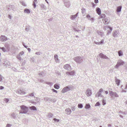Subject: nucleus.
<instances>
[{
  "label": "nucleus",
  "mask_w": 127,
  "mask_h": 127,
  "mask_svg": "<svg viewBox=\"0 0 127 127\" xmlns=\"http://www.w3.org/2000/svg\"><path fill=\"white\" fill-rule=\"evenodd\" d=\"M6 8L8 11H9L11 10H13V11L16 10L15 7L14 5L10 4L7 5Z\"/></svg>",
  "instance_id": "nucleus-3"
},
{
  "label": "nucleus",
  "mask_w": 127,
  "mask_h": 127,
  "mask_svg": "<svg viewBox=\"0 0 127 127\" xmlns=\"http://www.w3.org/2000/svg\"><path fill=\"white\" fill-rule=\"evenodd\" d=\"M36 3L35 2H33V5L34 8H35L36 7Z\"/></svg>",
  "instance_id": "nucleus-45"
},
{
  "label": "nucleus",
  "mask_w": 127,
  "mask_h": 127,
  "mask_svg": "<svg viewBox=\"0 0 127 127\" xmlns=\"http://www.w3.org/2000/svg\"><path fill=\"white\" fill-rule=\"evenodd\" d=\"M127 84L126 85L125 88V89L127 90Z\"/></svg>",
  "instance_id": "nucleus-64"
},
{
  "label": "nucleus",
  "mask_w": 127,
  "mask_h": 127,
  "mask_svg": "<svg viewBox=\"0 0 127 127\" xmlns=\"http://www.w3.org/2000/svg\"><path fill=\"white\" fill-rule=\"evenodd\" d=\"M121 6H118L117 8V9L116 10L118 12H120L121 11Z\"/></svg>",
  "instance_id": "nucleus-23"
},
{
  "label": "nucleus",
  "mask_w": 127,
  "mask_h": 127,
  "mask_svg": "<svg viewBox=\"0 0 127 127\" xmlns=\"http://www.w3.org/2000/svg\"><path fill=\"white\" fill-rule=\"evenodd\" d=\"M17 57L19 60H21V58L20 57V56L19 55L17 56Z\"/></svg>",
  "instance_id": "nucleus-40"
},
{
  "label": "nucleus",
  "mask_w": 127,
  "mask_h": 127,
  "mask_svg": "<svg viewBox=\"0 0 127 127\" xmlns=\"http://www.w3.org/2000/svg\"><path fill=\"white\" fill-rule=\"evenodd\" d=\"M74 60L77 63H81L83 61V58L80 56H77L74 58Z\"/></svg>",
  "instance_id": "nucleus-2"
},
{
  "label": "nucleus",
  "mask_w": 127,
  "mask_h": 127,
  "mask_svg": "<svg viewBox=\"0 0 127 127\" xmlns=\"http://www.w3.org/2000/svg\"><path fill=\"white\" fill-rule=\"evenodd\" d=\"M82 12L83 14L84 15L85 14V9L83 8L82 9Z\"/></svg>",
  "instance_id": "nucleus-29"
},
{
  "label": "nucleus",
  "mask_w": 127,
  "mask_h": 127,
  "mask_svg": "<svg viewBox=\"0 0 127 127\" xmlns=\"http://www.w3.org/2000/svg\"><path fill=\"white\" fill-rule=\"evenodd\" d=\"M18 114L15 113H12L11 115V117L12 118L14 119H16L17 118V117H18V119H20V117H18Z\"/></svg>",
  "instance_id": "nucleus-10"
},
{
  "label": "nucleus",
  "mask_w": 127,
  "mask_h": 127,
  "mask_svg": "<svg viewBox=\"0 0 127 127\" xmlns=\"http://www.w3.org/2000/svg\"><path fill=\"white\" fill-rule=\"evenodd\" d=\"M8 17L10 19H11V16L10 15H9L8 16Z\"/></svg>",
  "instance_id": "nucleus-57"
},
{
  "label": "nucleus",
  "mask_w": 127,
  "mask_h": 127,
  "mask_svg": "<svg viewBox=\"0 0 127 127\" xmlns=\"http://www.w3.org/2000/svg\"><path fill=\"white\" fill-rule=\"evenodd\" d=\"M11 124H7L6 126V127H10L11 126Z\"/></svg>",
  "instance_id": "nucleus-46"
},
{
  "label": "nucleus",
  "mask_w": 127,
  "mask_h": 127,
  "mask_svg": "<svg viewBox=\"0 0 127 127\" xmlns=\"http://www.w3.org/2000/svg\"><path fill=\"white\" fill-rule=\"evenodd\" d=\"M92 94L91 91L89 89H87L86 91V94L88 96H89Z\"/></svg>",
  "instance_id": "nucleus-12"
},
{
  "label": "nucleus",
  "mask_w": 127,
  "mask_h": 127,
  "mask_svg": "<svg viewBox=\"0 0 127 127\" xmlns=\"http://www.w3.org/2000/svg\"><path fill=\"white\" fill-rule=\"evenodd\" d=\"M98 0H95V3H97L98 2Z\"/></svg>",
  "instance_id": "nucleus-56"
},
{
  "label": "nucleus",
  "mask_w": 127,
  "mask_h": 127,
  "mask_svg": "<svg viewBox=\"0 0 127 127\" xmlns=\"http://www.w3.org/2000/svg\"><path fill=\"white\" fill-rule=\"evenodd\" d=\"M43 72H41L40 73H39V75L40 76H42L43 75Z\"/></svg>",
  "instance_id": "nucleus-59"
},
{
  "label": "nucleus",
  "mask_w": 127,
  "mask_h": 127,
  "mask_svg": "<svg viewBox=\"0 0 127 127\" xmlns=\"http://www.w3.org/2000/svg\"><path fill=\"white\" fill-rule=\"evenodd\" d=\"M29 108L31 110H36L37 109L36 107L34 106L30 107Z\"/></svg>",
  "instance_id": "nucleus-26"
},
{
  "label": "nucleus",
  "mask_w": 127,
  "mask_h": 127,
  "mask_svg": "<svg viewBox=\"0 0 127 127\" xmlns=\"http://www.w3.org/2000/svg\"><path fill=\"white\" fill-rule=\"evenodd\" d=\"M4 101L6 102V103L7 102L9 101V99L8 98H5L4 99Z\"/></svg>",
  "instance_id": "nucleus-43"
},
{
  "label": "nucleus",
  "mask_w": 127,
  "mask_h": 127,
  "mask_svg": "<svg viewBox=\"0 0 127 127\" xmlns=\"http://www.w3.org/2000/svg\"><path fill=\"white\" fill-rule=\"evenodd\" d=\"M54 57L56 62L57 63L58 62L59 60L58 59V56L57 55H55L54 56Z\"/></svg>",
  "instance_id": "nucleus-21"
},
{
  "label": "nucleus",
  "mask_w": 127,
  "mask_h": 127,
  "mask_svg": "<svg viewBox=\"0 0 127 127\" xmlns=\"http://www.w3.org/2000/svg\"><path fill=\"white\" fill-rule=\"evenodd\" d=\"M12 69H13V70L15 71H17V70L15 68H12Z\"/></svg>",
  "instance_id": "nucleus-55"
},
{
  "label": "nucleus",
  "mask_w": 127,
  "mask_h": 127,
  "mask_svg": "<svg viewBox=\"0 0 127 127\" xmlns=\"http://www.w3.org/2000/svg\"><path fill=\"white\" fill-rule=\"evenodd\" d=\"M109 28L110 29L111 31L112 30V28L110 27H109Z\"/></svg>",
  "instance_id": "nucleus-63"
},
{
  "label": "nucleus",
  "mask_w": 127,
  "mask_h": 127,
  "mask_svg": "<svg viewBox=\"0 0 127 127\" xmlns=\"http://www.w3.org/2000/svg\"><path fill=\"white\" fill-rule=\"evenodd\" d=\"M104 41V40L103 39H102L101 41L100 42V44H102Z\"/></svg>",
  "instance_id": "nucleus-50"
},
{
  "label": "nucleus",
  "mask_w": 127,
  "mask_h": 127,
  "mask_svg": "<svg viewBox=\"0 0 127 127\" xmlns=\"http://www.w3.org/2000/svg\"><path fill=\"white\" fill-rule=\"evenodd\" d=\"M27 49L29 52H30L31 51V49L30 48H27Z\"/></svg>",
  "instance_id": "nucleus-62"
},
{
  "label": "nucleus",
  "mask_w": 127,
  "mask_h": 127,
  "mask_svg": "<svg viewBox=\"0 0 127 127\" xmlns=\"http://www.w3.org/2000/svg\"><path fill=\"white\" fill-rule=\"evenodd\" d=\"M54 87L56 89H58L59 88V86L55 84L54 85Z\"/></svg>",
  "instance_id": "nucleus-30"
},
{
  "label": "nucleus",
  "mask_w": 127,
  "mask_h": 127,
  "mask_svg": "<svg viewBox=\"0 0 127 127\" xmlns=\"http://www.w3.org/2000/svg\"><path fill=\"white\" fill-rule=\"evenodd\" d=\"M24 12L25 13H29L30 12V10L27 8L25 9L24 10Z\"/></svg>",
  "instance_id": "nucleus-27"
},
{
  "label": "nucleus",
  "mask_w": 127,
  "mask_h": 127,
  "mask_svg": "<svg viewBox=\"0 0 127 127\" xmlns=\"http://www.w3.org/2000/svg\"><path fill=\"white\" fill-rule=\"evenodd\" d=\"M21 110L20 111L19 114L24 113L26 114L28 111L29 109L27 107L24 105H22L20 106Z\"/></svg>",
  "instance_id": "nucleus-1"
},
{
  "label": "nucleus",
  "mask_w": 127,
  "mask_h": 127,
  "mask_svg": "<svg viewBox=\"0 0 127 127\" xmlns=\"http://www.w3.org/2000/svg\"><path fill=\"white\" fill-rule=\"evenodd\" d=\"M90 105L89 104H86L85 106V108L86 109H88L90 108Z\"/></svg>",
  "instance_id": "nucleus-31"
},
{
  "label": "nucleus",
  "mask_w": 127,
  "mask_h": 127,
  "mask_svg": "<svg viewBox=\"0 0 127 127\" xmlns=\"http://www.w3.org/2000/svg\"><path fill=\"white\" fill-rule=\"evenodd\" d=\"M24 54V52L23 51H22L21 52L19 53V55L20 56H22Z\"/></svg>",
  "instance_id": "nucleus-37"
},
{
  "label": "nucleus",
  "mask_w": 127,
  "mask_h": 127,
  "mask_svg": "<svg viewBox=\"0 0 127 127\" xmlns=\"http://www.w3.org/2000/svg\"><path fill=\"white\" fill-rule=\"evenodd\" d=\"M99 56L100 58L103 59H107L108 58L105 55L103 54L102 53H100L99 54Z\"/></svg>",
  "instance_id": "nucleus-15"
},
{
  "label": "nucleus",
  "mask_w": 127,
  "mask_h": 127,
  "mask_svg": "<svg viewBox=\"0 0 127 127\" xmlns=\"http://www.w3.org/2000/svg\"><path fill=\"white\" fill-rule=\"evenodd\" d=\"M95 43L96 44H98V45L100 44V42H95Z\"/></svg>",
  "instance_id": "nucleus-54"
},
{
  "label": "nucleus",
  "mask_w": 127,
  "mask_h": 127,
  "mask_svg": "<svg viewBox=\"0 0 127 127\" xmlns=\"http://www.w3.org/2000/svg\"><path fill=\"white\" fill-rule=\"evenodd\" d=\"M53 116V115L51 113H49L48 115V116L49 118H51Z\"/></svg>",
  "instance_id": "nucleus-35"
},
{
  "label": "nucleus",
  "mask_w": 127,
  "mask_h": 127,
  "mask_svg": "<svg viewBox=\"0 0 127 127\" xmlns=\"http://www.w3.org/2000/svg\"><path fill=\"white\" fill-rule=\"evenodd\" d=\"M97 33L99 35H100L101 37H102V35L103 34V33L101 31H97Z\"/></svg>",
  "instance_id": "nucleus-22"
},
{
  "label": "nucleus",
  "mask_w": 127,
  "mask_h": 127,
  "mask_svg": "<svg viewBox=\"0 0 127 127\" xmlns=\"http://www.w3.org/2000/svg\"><path fill=\"white\" fill-rule=\"evenodd\" d=\"M118 53L119 56H122L123 55L122 52L120 50L118 51Z\"/></svg>",
  "instance_id": "nucleus-28"
},
{
  "label": "nucleus",
  "mask_w": 127,
  "mask_h": 127,
  "mask_svg": "<svg viewBox=\"0 0 127 127\" xmlns=\"http://www.w3.org/2000/svg\"><path fill=\"white\" fill-rule=\"evenodd\" d=\"M0 39L1 41H5L7 40H8V39L6 36L2 35H1Z\"/></svg>",
  "instance_id": "nucleus-8"
},
{
  "label": "nucleus",
  "mask_w": 127,
  "mask_h": 127,
  "mask_svg": "<svg viewBox=\"0 0 127 127\" xmlns=\"http://www.w3.org/2000/svg\"><path fill=\"white\" fill-rule=\"evenodd\" d=\"M104 41V40L103 39H102L101 41L100 42V44H102Z\"/></svg>",
  "instance_id": "nucleus-49"
},
{
  "label": "nucleus",
  "mask_w": 127,
  "mask_h": 127,
  "mask_svg": "<svg viewBox=\"0 0 127 127\" xmlns=\"http://www.w3.org/2000/svg\"><path fill=\"white\" fill-rule=\"evenodd\" d=\"M16 92L17 93H18L21 95L24 94L26 93V92L23 90L19 89L17 90Z\"/></svg>",
  "instance_id": "nucleus-11"
},
{
  "label": "nucleus",
  "mask_w": 127,
  "mask_h": 127,
  "mask_svg": "<svg viewBox=\"0 0 127 127\" xmlns=\"http://www.w3.org/2000/svg\"><path fill=\"white\" fill-rule=\"evenodd\" d=\"M1 49H2L3 51L4 52H5L6 51L5 48L3 47L1 48Z\"/></svg>",
  "instance_id": "nucleus-47"
},
{
  "label": "nucleus",
  "mask_w": 127,
  "mask_h": 127,
  "mask_svg": "<svg viewBox=\"0 0 127 127\" xmlns=\"http://www.w3.org/2000/svg\"><path fill=\"white\" fill-rule=\"evenodd\" d=\"M76 17V16H75V15H72L70 16V18L72 20H74Z\"/></svg>",
  "instance_id": "nucleus-25"
},
{
  "label": "nucleus",
  "mask_w": 127,
  "mask_h": 127,
  "mask_svg": "<svg viewBox=\"0 0 127 127\" xmlns=\"http://www.w3.org/2000/svg\"><path fill=\"white\" fill-rule=\"evenodd\" d=\"M95 96L97 97H103L104 96L101 95V93H97L95 95Z\"/></svg>",
  "instance_id": "nucleus-19"
},
{
  "label": "nucleus",
  "mask_w": 127,
  "mask_h": 127,
  "mask_svg": "<svg viewBox=\"0 0 127 127\" xmlns=\"http://www.w3.org/2000/svg\"><path fill=\"white\" fill-rule=\"evenodd\" d=\"M115 82L118 86H119L120 82V80L116 78L115 79Z\"/></svg>",
  "instance_id": "nucleus-24"
},
{
  "label": "nucleus",
  "mask_w": 127,
  "mask_h": 127,
  "mask_svg": "<svg viewBox=\"0 0 127 127\" xmlns=\"http://www.w3.org/2000/svg\"><path fill=\"white\" fill-rule=\"evenodd\" d=\"M76 107L75 106H73L71 107V109L73 111H74L75 110Z\"/></svg>",
  "instance_id": "nucleus-41"
},
{
  "label": "nucleus",
  "mask_w": 127,
  "mask_h": 127,
  "mask_svg": "<svg viewBox=\"0 0 127 127\" xmlns=\"http://www.w3.org/2000/svg\"><path fill=\"white\" fill-rule=\"evenodd\" d=\"M100 105V103L98 102L95 104V106H99Z\"/></svg>",
  "instance_id": "nucleus-36"
},
{
  "label": "nucleus",
  "mask_w": 127,
  "mask_h": 127,
  "mask_svg": "<svg viewBox=\"0 0 127 127\" xmlns=\"http://www.w3.org/2000/svg\"><path fill=\"white\" fill-rule=\"evenodd\" d=\"M10 64L8 61H5L4 62V63H3L4 66H6L8 67L10 65Z\"/></svg>",
  "instance_id": "nucleus-16"
},
{
  "label": "nucleus",
  "mask_w": 127,
  "mask_h": 127,
  "mask_svg": "<svg viewBox=\"0 0 127 127\" xmlns=\"http://www.w3.org/2000/svg\"><path fill=\"white\" fill-rule=\"evenodd\" d=\"M102 102L103 103V105H105L106 104V102L105 101V100L104 99H103L102 100Z\"/></svg>",
  "instance_id": "nucleus-38"
},
{
  "label": "nucleus",
  "mask_w": 127,
  "mask_h": 127,
  "mask_svg": "<svg viewBox=\"0 0 127 127\" xmlns=\"http://www.w3.org/2000/svg\"><path fill=\"white\" fill-rule=\"evenodd\" d=\"M83 107V105L81 104H78V107L79 108H82Z\"/></svg>",
  "instance_id": "nucleus-32"
},
{
  "label": "nucleus",
  "mask_w": 127,
  "mask_h": 127,
  "mask_svg": "<svg viewBox=\"0 0 127 127\" xmlns=\"http://www.w3.org/2000/svg\"><path fill=\"white\" fill-rule=\"evenodd\" d=\"M103 21L104 23L105 24H108V22L109 21V20L108 18H105L103 19Z\"/></svg>",
  "instance_id": "nucleus-13"
},
{
  "label": "nucleus",
  "mask_w": 127,
  "mask_h": 127,
  "mask_svg": "<svg viewBox=\"0 0 127 127\" xmlns=\"http://www.w3.org/2000/svg\"><path fill=\"white\" fill-rule=\"evenodd\" d=\"M35 54L36 55H40L41 54V53L40 52H36Z\"/></svg>",
  "instance_id": "nucleus-48"
},
{
  "label": "nucleus",
  "mask_w": 127,
  "mask_h": 127,
  "mask_svg": "<svg viewBox=\"0 0 127 127\" xmlns=\"http://www.w3.org/2000/svg\"><path fill=\"white\" fill-rule=\"evenodd\" d=\"M96 10L97 13L100 15L101 14V10L98 7H97L96 8Z\"/></svg>",
  "instance_id": "nucleus-17"
},
{
  "label": "nucleus",
  "mask_w": 127,
  "mask_h": 127,
  "mask_svg": "<svg viewBox=\"0 0 127 127\" xmlns=\"http://www.w3.org/2000/svg\"><path fill=\"white\" fill-rule=\"evenodd\" d=\"M124 63V62L123 60H119L118 62L116 65L115 66V67L118 69L120 66L123 65Z\"/></svg>",
  "instance_id": "nucleus-4"
},
{
  "label": "nucleus",
  "mask_w": 127,
  "mask_h": 127,
  "mask_svg": "<svg viewBox=\"0 0 127 127\" xmlns=\"http://www.w3.org/2000/svg\"><path fill=\"white\" fill-rule=\"evenodd\" d=\"M65 111L66 112H67V114H70L71 112V109L69 108L66 109L65 110Z\"/></svg>",
  "instance_id": "nucleus-18"
},
{
  "label": "nucleus",
  "mask_w": 127,
  "mask_h": 127,
  "mask_svg": "<svg viewBox=\"0 0 127 127\" xmlns=\"http://www.w3.org/2000/svg\"><path fill=\"white\" fill-rule=\"evenodd\" d=\"M64 67L65 69L68 70H70L71 69L70 65L68 64H67L64 65Z\"/></svg>",
  "instance_id": "nucleus-9"
},
{
  "label": "nucleus",
  "mask_w": 127,
  "mask_h": 127,
  "mask_svg": "<svg viewBox=\"0 0 127 127\" xmlns=\"http://www.w3.org/2000/svg\"><path fill=\"white\" fill-rule=\"evenodd\" d=\"M123 86H122L121 87V88L122 89V90L121 91L122 93L125 92L126 93L127 92V91L126 90H124L123 88H122V87H123Z\"/></svg>",
  "instance_id": "nucleus-34"
},
{
  "label": "nucleus",
  "mask_w": 127,
  "mask_h": 127,
  "mask_svg": "<svg viewBox=\"0 0 127 127\" xmlns=\"http://www.w3.org/2000/svg\"><path fill=\"white\" fill-rule=\"evenodd\" d=\"M3 78V77L1 76V75L0 74V82L1 81Z\"/></svg>",
  "instance_id": "nucleus-42"
},
{
  "label": "nucleus",
  "mask_w": 127,
  "mask_h": 127,
  "mask_svg": "<svg viewBox=\"0 0 127 127\" xmlns=\"http://www.w3.org/2000/svg\"><path fill=\"white\" fill-rule=\"evenodd\" d=\"M54 120L55 121L57 122H58L59 121V119H56L55 118L54 119Z\"/></svg>",
  "instance_id": "nucleus-44"
},
{
  "label": "nucleus",
  "mask_w": 127,
  "mask_h": 127,
  "mask_svg": "<svg viewBox=\"0 0 127 127\" xmlns=\"http://www.w3.org/2000/svg\"><path fill=\"white\" fill-rule=\"evenodd\" d=\"M110 96L112 98H114V97H118L119 96V95L116 92H110Z\"/></svg>",
  "instance_id": "nucleus-5"
},
{
  "label": "nucleus",
  "mask_w": 127,
  "mask_h": 127,
  "mask_svg": "<svg viewBox=\"0 0 127 127\" xmlns=\"http://www.w3.org/2000/svg\"><path fill=\"white\" fill-rule=\"evenodd\" d=\"M30 96H34V94L33 93H32L30 95Z\"/></svg>",
  "instance_id": "nucleus-53"
},
{
  "label": "nucleus",
  "mask_w": 127,
  "mask_h": 127,
  "mask_svg": "<svg viewBox=\"0 0 127 127\" xmlns=\"http://www.w3.org/2000/svg\"><path fill=\"white\" fill-rule=\"evenodd\" d=\"M40 7L42 9H45V7L44 5L42 4L40 5Z\"/></svg>",
  "instance_id": "nucleus-33"
},
{
  "label": "nucleus",
  "mask_w": 127,
  "mask_h": 127,
  "mask_svg": "<svg viewBox=\"0 0 127 127\" xmlns=\"http://www.w3.org/2000/svg\"><path fill=\"white\" fill-rule=\"evenodd\" d=\"M52 90V91H53V92H55L56 93H57V91H56V90L54 89H53Z\"/></svg>",
  "instance_id": "nucleus-52"
},
{
  "label": "nucleus",
  "mask_w": 127,
  "mask_h": 127,
  "mask_svg": "<svg viewBox=\"0 0 127 127\" xmlns=\"http://www.w3.org/2000/svg\"><path fill=\"white\" fill-rule=\"evenodd\" d=\"M70 86H67L64 87L62 91V92L64 93L70 90Z\"/></svg>",
  "instance_id": "nucleus-6"
},
{
  "label": "nucleus",
  "mask_w": 127,
  "mask_h": 127,
  "mask_svg": "<svg viewBox=\"0 0 127 127\" xmlns=\"http://www.w3.org/2000/svg\"><path fill=\"white\" fill-rule=\"evenodd\" d=\"M25 30L27 31H28L29 30V29L27 27H26L25 29Z\"/></svg>",
  "instance_id": "nucleus-61"
},
{
  "label": "nucleus",
  "mask_w": 127,
  "mask_h": 127,
  "mask_svg": "<svg viewBox=\"0 0 127 127\" xmlns=\"http://www.w3.org/2000/svg\"><path fill=\"white\" fill-rule=\"evenodd\" d=\"M120 33L118 30L115 31L113 33V36L115 37L120 36Z\"/></svg>",
  "instance_id": "nucleus-7"
},
{
  "label": "nucleus",
  "mask_w": 127,
  "mask_h": 127,
  "mask_svg": "<svg viewBox=\"0 0 127 127\" xmlns=\"http://www.w3.org/2000/svg\"><path fill=\"white\" fill-rule=\"evenodd\" d=\"M65 5L66 7H69L70 5L69 1H67L65 2Z\"/></svg>",
  "instance_id": "nucleus-20"
},
{
  "label": "nucleus",
  "mask_w": 127,
  "mask_h": 127,
  "mask_svg": "<svg viewBox=\"0 0 127 127\" xmlns=\"http://www.w3.org/2000/svg\"><path fill=\"white\" fill-rule=\"evenodd\" d=\"M89 20H94V19L93 18H90L89 19Z\"/></svg>",
  "instance_id": "nucleus-60"
},
{
  "label": "nucleus",
  "mask_w": 127,
  "mask_h": 127,
  "mask_svg": "<svg viewBox=\"0 0 127 127\" xmlns=\"http://www.w3.org/2000/svg\"><path fill=\"white\" fill-rule=\"evenodd\" d=\"M4 87L2 86H0V90H2L4 89Z\"/></svg>",
  "instance_id": "nucleus-58"
},
{
  "label": "nucleus",
  "mask_w": 127,
  "mask_h": 127,
  "mask_svg": "<svg viewBox=\"0 0 127 127\" xmlns=\"http://www.w3.org/2000/svg\"><path fill=\"white\" fill-rule=\"evenodd\" d=\"M103 89L101 88L99 90V91L98 93H102L103 92Z\"/></svg>",
  "instance_id": "nucleus-39"
},
{
  "label": "nucleus",
  "mask_w": 127,
  "mask_h": 127,
  "mask_svg": "<svg viewBox=\"0 0 127 127\" xmlns=\"http://www.w3.org/2000/svg\"><path fill=\"white\" fill-rule=\"evenodd\" d=\"M66 73L68 75H74L75 74V71H74L70 72H66Z\"/></svg>",
  "instance_id": "nucleus-14"
},
{
  "label": "nucleus",
  "mask_w": 127,
  "mask_h": 127,
  "mask_svg": "<svg viewBox=\"0 0 127 127\" xmlns=\"http://www.w3.org/2000/svg\"><path fill=\"white\" fill-rule=\"evenodd\" d=\"M88 18V19L89 20L90 18V16L89 15H87L86 16Z\"/></svg>",
  "instance_id": "nucleus-51"
}]
</instances>
